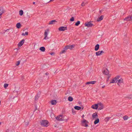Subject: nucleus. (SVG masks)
<instances>
[{
    "instance_id": "9",
    "label": "nucleus",
    "mask_w": 132,
    "mask_h": 132,
    "mask_svg": "<svg viewBox=\"0 0 132 132\" xmlns=\"http://www.w3.org/2000/svg\"><path fill=\"white\" fill-rule=\"evenodd\" d=\"M74 45H68L65 46V47L66 48H67L66 49L67 50L68 49H70L71 50L72 49V48H74Z\"/></svg>"
},
{
    "instance_id": "27",
    "label": "nucleus",
    "mask_w": 132,
    "mask_h": 132,
    "mask_svg": "<svg viewBox=\"0 0 132 132\" xmlns=\"http://www.w3.org/2000/svg\"><path fill=\"white\" fill-rule=\"evenodd\" d=\"M56 22V21L55 20H53L49 22V24H52Z\"/></svg>"
},
{
    "instance_id": "14",
    "label": "nucleus",
    "mask_w": 132,
    "mask_h": 132,
    "mask_svg": "<svg viewBox=\"0 0 132 132\" xmlns=\"http://www.w3.org/2000/svg\"><path fill=\"white\" fill-rule=\"evenodd\" d=\"M24 40L23 39L21 41L19 42L18 44V46H21L23 44L24 42Z\"/></svg>"
},
{
    "instance_id": "17",
    "label": "nucleus",
    "mask_w": 132,
    "mask_h": 132,
    "mask_svg": "<svg viewBox=\"0 0 132 132\" xmlns=\"http://www.w3.org/2000/svg\"><path fill=\"white\" fill-rule=\"evenodd\" d=\"M4 12V10L2 7H0V14L2 15Z\"/></svg>"
},
{
    "instance_id": "46",
    "label": "nucleus",
    "mask_w": 132,
    "mask_h": 132,
    "mask_svg": "<svg viewBox=\"0 0 132 132\" xmlns=\"http://www.w3.org/2000/svg\"><path fill=\"white\" fill-rule=\"evenodd\" d=\"M37 107L36 106H35V110L34 111H36V110H37Z\"/></svg>"
},
{
    "instance_id": "26",
    "label": "nucleus",
    "mask_w": 132,
    "mask_h": 132,
    "mask_svg": "<svg viewBox=\"0 0 132 132\" xmlns=\"http://www.w3.org/2000/svg\"><path fill=\"white\" fill-rule=\"evenodd\" d=\"M99 122V120L98 118H97L94 121V124L96 125Z\"/></svg>"
},
{
    "instance_id": "39",
    "label": "nucleus",
    "mask_w": 132,
    "mask_h": 132,
    "mask_svg": "<svg viewBox=\"0 0 132 132\" xmlns=\"http://www.w3.org/2000/svg\"><path fill=\"white\" fill-rule=\"evenodd\" d=\"M85 5V4L84 3V2H83L82 4H81V5L82 6H84Z\"/></svg>"
},
{
    "instance_id": "5",
    "label": "nucleus",
    "mask_w": 132,
    "mask_h": 132,
    "mask_svg": "<svg viewBox=\"0 0 132 132\" xmlns=\"http://www.w3.org/2000/svg\"><path fill=\"white\" fill-rule=\"evenodd\" d=\"M124 20L127 21H132V14L131 15H129L124 19Z\"/></svg>"
},
{
    "instance_id": "31",
    "label": "nucleus",
    "mask_w": 132,
    "mask_h": 132,
    "mask_svg": "<svg viewBox=\"0 0 132 132\" xmlns=\"http://www.w3.org/2000/svg\"><path fill=\"white\" fill-rule=\"evenodd\" d=\"M111 118V117H106L105 118V120L106 122H107L109 120V119Z\"/></svg>"
},
{
    "instance_id": "38",
    "label": "nucleus",
    "mask_w": 132,
    "mask_h": 132,
    "mask_svg": "<svg viewBox=\"0 0 132 132\" xmlns=\"http://www.w3.org/2000/svg\"><path fill=\"white\" fill-rule=\"evenodd\" d=\"M29 125V122H26L25 123V125L26 126H28Z\"/></svg>"
},
{
    "instance_id": "50",
    "label": "nucleus",
    "mask_w": 132,
    "mask_h": 132,
    "mask_svg": "<svg viewBox=\"0 0 132 132\" xmlns=\"http://www.w3.org/2000/svg\"><path fill=\"white\" fill-rule=\"evenodd\" d=\"M54 0H50V2H53V1Z\"/></svg>"
},
{
    "instance_id": "32",
    "label": "nucleus",
    "mask_w": 132,
    "mask_h": 132,
    "mask_svg": "<svg viewBox=\"0 0 132 132\" xmlns=\"http://www.w3.org/2000/svg\"><path fill=\"white\" fill-rule=\"evenodd\" d=\"M23 11L22 10H21L19 12V15L20 16L22 15L23 14Z\"/></svg>"
},
{
    "instance_id": "8",
    "label": "nucleus",
    "mask_w": 132,
    "mask_h": 132,
    "mask_svg": "<svg viewBox=\"0 0 132 132\" xmlns=\"http://www.w3.org/2000/svg\"><path fill=\"white\" fill-rule=\"evenodd\" d=\"M48 31L49 30L48 29H47L45 30L44 32V36L45 37L44 38V39L47 40V39H48V38L47 37Z\"/></svg>"
},
{
    "instance_id": "7",
    "label": "nucleus",
    "mask_w": 132,
    "mask_h": 132,
    "mask_svg": "<svg viewBox=\"0 0 132 132\" xmlns=\"http://www.w3.org/2000/svg\"><path fill=\"white\" fill-rule=\"evenodd\" d=\"M98 110H101L103 109L104 108V106L101 103H98Z\"/></svg>"
},
{
    "instance_id": "33",
    "label": "nucleus",
    "mask_w": 132,
    "mask_h": 132,
    "mask_svg": "<svg viewBox=\"0 0 132 132\" xmlns=\"http://www.w3.org/2000/svg\"><path fill=\"white\" fill-rule=\"evenodd\" d=\"M80 23V22L79 21H77L75 24V25L76 26H78Z\"/></svg>"
},
{
    "instance_id": "22",
    "label": "nucleus",
    "mask_w": 132,
    "mask_h": 132,
    "mask_svg": "<svg viewBox=\"0 0 132 132\" xmlns=\"http://www.w3.org/2000/svg\"><path fill=\"white\" fill-rule=\"evenodd\" d=\"M51 103L52 105H55L57 103V102L55 100H52L51 101Z\"/></svg>"
},
{
    "instance_id": "1",
    "label": "nucleus",
    "mask_w": 132,
    "mask_h": 132,
    "mask_svg": "<svg viewBox=\"0 0 132 132\" xmlns=\"http://www.w3.org/2000/svg\"><path fill=\"white\" fill-rule=\"evenodd\" d=\"M81 122L83 126L85 127L88 126V123H89L88 122L84 119H83V120L81 121Z\"/></svg>"
},
{
    "instance_id": "44",
    "label": "nucleus",
    "mask_w": 132,
    "mask_h": 132,
    "mask_svg": "<svg viewBox=\"0 0 132 132\" xmlns=\"http://www.w3.org/2000/svg\"><path fill=\"white\" fill-rule=\"evenodd\" d=\"M21 78L22 80H23L24 79V76H22L21 77Z\"/></svg>"
},
{
    "instance_id": "19",
    "label": "nucleus",
    "mask_w": 132,
    "mask_h": 132,
    "mask_svg": "<svg viewBox=\"0 0 132 132\" xmlns=\"http://www.w3.org/2000/svg\"><path fill=\"white\" fill-rule=\"evenodd\" d=\"M100 47V45L98 44L96 45L95 47V51H97L99 49Z\"/></svg>"
},
{
    "instance_id": "45",
    "label": "nucleus",
    "mask_w": 132,
    "mask_h": 132,
    "mask_svg": "<svg viewBox=\"0 0 132 132\" xmlns=\"http://www.w3.org/2000/svg\"><path fill=\"white\" fill-rule=\"evenodd\" d=\"M45 75H48L49 74V73L48 72H46L45 73Z\"/></svg>"
},
{
    "instance_id": "25",
    "label": "nucleus",
    "mask_w": 132,
    "mask_h": 132,
    "mask_svg": "<svg viewBox=\"0 0 132 132\" xmlns=\"http://www.w3.org/2000/svg\"><path fill=\"white\" fill-rule=\"evenodd\" d=\"M39 50L42 52H43L45 51V48L44 47H42L40 48Z\"/></svg>"
},
{
    "instance_id": "35",
    "label": "nucleus",
    "mask_w": 132,
    "mask_h": 132,
    "mask_svg": "<svg viewBox=\"0 0 132 132\" xmlns=\"http://www.w3.org/2000/svg\"><path fill=\"white\" fill-rule=\"evenodd\" d=\"M8 84H5L4 85V86L5 88H7L8 86Z\"/></svg>"
},
{
    "instance_id": "10",
    "label": "nucleus",
    "mask_w": 132,
    "mask_h": 132,
    "mask_svg": "<svg viewBox=\"0 0 132 132\" xmlns=\"http://www.w3.org/2000/svg\"><path fill=\"white\" fill-rule=\"evenodd\" d=\"M67 29V27H59V30L60 31H64Z\"/></svg>"
},
{
    "instance_id": "36",
    "label": "nucleus",
    "mask_w": 132,
    "mask_h": 132,
    "mask_svg": "<svg viewBox=\"0 0 132 132\" xmlns=\"http://www.w3.org/2000/svg\"><path fill=\"white\" fill-rule=\"evenodd\" d=\"M20 61H19L17 62H16V65L18 66L20 64Z\"/></svg>"
},
{
    "instance_id": "21",
    "label": "nucleus",
    "mask_w": 132,
    "mask_h": 132,
    "mask_svg": "<svg viewBox=\"0 0 132 132\" xmlns=\"http://www.w3.org/2000/svg\"><path fill=\"white\" fill-rule=\"evenodd\" d=\"M118 82H117L118 85L120 86L119 84V83H121L123 82V79L122 78H121L119 80H118Z\"/></svg>"
},
{
    "instance_id": "13",
    "label": "nucleus",
    "mask_w": 132,
    "mask_h": 132,
    "mask_svg": "<svg viewBox=\"0 0 132 132\" xmlns=\"http://www.w3.org/2000/svg\"><path fill=\"white\" fill-rule=\"evenodd\" d=\"M103 74L107 75L109 74V71L108 70L106 69L103 70Z\"/></svg>"
},
{
    "instance_id": "6",
    "label": "nucleus",
    "mask_w": 132,
    "mask_h": 132,
    "mask_svg": "<svg viewBox=\"0 0 132 132\" xmlns=\"http://www.w3.org/2000/svg\"><path fill=\"white\" fill-rule=\"evenodd\" d=\"M62 115H60L56 118V119L59 121H62L64 120L63 118L62 117Z\"/></svg>"
},
{
    "instance_id": "34",
    "label": "nucleus",
    "mask_w": 132,
    "mask_h": 132,
    "mask_svg": "<svg viewBox=\"0 0 132 132\" xmlns=\"http://www.w3.org/2000/svg\"><path fill=\"white\" fill-rule=\"evenodd\" d=\"M28 34V32H26L25 33H22V36H25V35H27Z\"/></svg>"
},
{
    "instance_id": "20",
    "label": "nucleus",
    "mask_w": 132,
    "mask_h": 132,
    "mask_svg": "<svg viewBox=\"0 0 132 132\" xmlns=\"http://www.w3.org/2000/svg\"><path fill=\"white\" fill-rule=\"evenodd\" d=\"M65 47L63 49V50L61 51L60 52V54H62L66 52L67 50Z\"/></svg>"
},
{
    "instance_id": "51",
    "label": "nucleus",
    "mask_w": 132,
    "mask_h": 132,
    "mask_svg": "<svg viewBox=\"0 0 132 132\" xmlns=\"http://www.w3.org/2000/svg\"><path fill=\"white\" fill-rule=\"evenodd\" d=\"M9 29H7L6 30V31H9Z\"/></svg>"
},
{
    "instance_id": "11",
    "label": "nucleus",
    "mask_w": 132,
    "mask_h": 132,
    "mask_svg": "<svg viewBox=\"0 0 132 132\" xmlns=\"http://www.w3.org/2000/svg\"><path fill=\"white\" fill-rule=\"evenodd\" d=\"M104 53V52L103 51H99L96 53V56H98L101 55L102 53Z\"/></svg>"
},
{
    "instance_id": "42",
    "label": "nucleus",
    "mask_w": 132,
    "mask_h": 132,
    "mask_svg": "<svg viewBox=\"0 0 132 132\" xmlns=\"http://www.w3.org/2000/svg\"><path fill=\"white\" fill-rule=\"evenodd\" d=\"M50 54L51 55H54V52H52L50 53Z\"/></svg>"
},
{
    "instance_id": "56",
    "label": "nucleus",
    "mask_w": 132,
    "mask_h": 132,
    "mask_svg": "<svg viewBox=\"0 0 132 132\" xmlns=\"http://www.w3.org/2000/svg\"><path fill=\"white\" fill-rule=\"evenodd\" d=\"M1 103V101H0V104Z\"/></svg>"
},
{
    "instance_id": "40",
    "label": "nucleus",
    "mask_w": 132,
    "mask_h": 132,
    "mask_svg": "<svg viewBox=\"0 0 132 132\" xmlns=\"http://www.w3.org/2000/svg\"><path fill=\"white\" fill-rule=\"evenodd\" d=\"M110 77V75H109L108 76V77H107V81H108V80H109Z\"/></svg>"
},
{
    "instance_id": "3",
    "label": "nucleus",
    "mask_w": 132,
    "mask_h": 132,
    "mask_svg": "<svg viewBox=\"0 0 132 132\" xmlns=\"http://www.w3.org/2000/svg\"><path fill=\"white\" fill-rule=\"evenodd\" d=\"M120 76H118L113 79L110 82V84L114 83L117 82L118 81V79L119 78Z\"/></svg>"
},
{
    "instance_id": "49",
    "label": "nucleus",
    "mask_w": 132,
    "mask_h": 132,
    "mask_svg": "<svg viewBox=\"0 0 132 132\" xmlns=\"http://www.w3.org/2000/svg\"><path fill=\"white\" fill-rule=\"evenodd\" d=\"M9 132V130H8V129H7L6 131V132Z\"/></svg>"
},
{
    "instance_id": "30",
    "label": "nucleus",
    "mask_w": 132,
    "mask_h": 132,
    "mask_svg": "<svg viewBox=\"0 0 132 132\" xmlns=\"http://www.w3.org/2000/svg\"><path fill=\"white\" fill-rule=\"evenodd\" d=\"M68 100L70 101H72L73 100V98L71 96H69L68 98Z\"/></svg>"
},
{
    "instance_id": "18",
    "label": "nucleus",
    "mask_w": 132,
    "mask_h": 132,
    "mask_svg": "<svg viewBox=\"0 0 132 132\" xmlns=\"http://www.w3.org/2000/svg\"><path fill=\"white\" fill-rule=\"evenodd\" d=\"M98 115L96 113H93L92 115V118L93 119H94L95 118H96L97 117H98Z\"/></svg>"
},
{
    "instance_id": "15",
    "label": "nucleus",
    "mask_w": 132,
    "mask_h": 132,
    "mask_svg": "<svg viewBox=\"0 0 132 132\" xmlns=\"http://www.w3.org/2000/svg\"><path fill=\"white\" fill-rule=\"evenodd\" d=\"M96 82V81H93L87 82L86 83L87 84H94Z\"/></svg>"
},
{
    "instance_id": "37",
    "label": "nucleus",
    "mask_w": 132,
    "mask_h": 132,
    "mask_svg": "<svg viewBox=\"0 0 132 132\" xmlns=\"http://www.w3.org/2000/svg\"><path fill=\"white\" fill-rule=\"evenodd\" d=\"M74 20V18L73 17H72L70 19V21H73Z\"/></svg>"
},
{
    "instance_id": "54",
    "label": "nucleus",
    "mask_w": 132,
    "mask_h": 132,
    "mask_svg": "<svg viewBox=\"0 0 132 132\" xmlns=\"http://www.w3.org/2000/svg\"><path fill=\"white\" fill-rule=\"evenodd\" d=\"M1 122H0V125H1Z\"/></svg>"
},
{
    "instance_id": "23",
    "label": "nucleus",
    "mask_w": 132,
    "mask_h": 132,
    "mask_svg": "<svg viewBox=\"0 0 132 132\" xmlns=\"http://www.w3.org/2000/svg\"><path fill=\"white\" fill-rule=\"evenodd\" d=\"M74 108L76 110H80L81 109V108L80 106H76L74 107Z\"/></svg>"
},
{
    "instance_id": "16",
    "label": "nucleus",
    "mask_w": 132,
    "mask_h": 132,
    "mask_svg": "<svg viewBox=\"0 0 132 132\" xmlns=\"http://www.w3.org/2000/svg\"><path fill=\"white\" fill-rule=\"evenodd\" d=\"M103 15H101L99 18H98L97 20V21H100L103 20Z\"/></svg>"
},
{
    "instance_id": "52",
    "label": "nucleus",
    "mask_w": 132,
    "mask_h": 132,
    "mask_svg": "<svg viewBox=\"0 0 132 132\" xmlns=\"http://www.w3.org/2000/svg\"><path fill=\"white\" fill-rule=\"evenodd\" d=\"M33 4H35V2H33Z\"/></svg>"
},
{
    "instance_id": "55",
    "label": "nucleus",
    "mask_w": 132,
    "mask_h": 132,
    "mask_svg": "<svg viewBox=\"0 0 132 132\" xmlns=\"http://www.w3.org/2000/svg\"><path fill=\"white\" fill-rule=\"evenodd\" d=\"M83 108H82V110H83Z\"/></svg>"
},
{
    "instance_id": "43",
    "label": "nucleus",
    "mask_w": 132,
    "mask_h": 132,
    "mask_svg": "<svg viewBox=\"0 0 132 132\" xmlns=\"http://www.w3.org/2000/svg\"><path fill=\"white\" fill-rule=\"evenodd\" d=\"M126 98H128L129 99H131L132 98V96L131 97H126Z\"/></svg>"
},
{
    "instance_id": "12",
    "label": "nucleus",
    "mask_w": 132,
    "mask_h": 132,
    "mask_svg": "<svg viewBox=\"0 0 132 132\" xmlns=\"http://www.w3.org/2000/svg\"><path fill=\"white\" fill-rule=\"evenodd\" d=\"M92 108L94 109H97L98 108V104H96L94 105H93L92 106Z\"/></svg>"
},
{
    "instance_id": "41",
    "label": "nucleus",
    "mask_w": 132,
    "mask_h": 132,
    "mask_svg": "<svg viewBox=\"0 0 132 132\" xmlns=\"http://www.w3.org/2000/svg\"><path fill=\"white\" fill-rule=\"evenodd\" d=\"M72 112L73 114L74 113H75V112L74 111V110L73 109H72Z\"/></svg>"
},
{
    "instance_id": "4",
    "label": "nucleus",
    "mask_w": 132,
    "mask_h": 132,
    "mask_svg": "<svg viewBox=\"0 0 132 132\" xmlns=\"http://www.w3.org/2000/svg\"><path fill=\"white\" fill-rule=\"evenodd\" d=\"M85 27H91L93 26V24L92 23L91 21H89L85 23Z\"/></svg>"
},
{
    "instance_id": "28",
    "label": "nucleus",
    "mask_w": 132,
    "mask_h": 132,
    "mask_svg": "<svg viewBox=\"0 0 132 132\" xmlns=\"http://www.w3.org/2000/svg\"><path fill=\"white\" fill-rule=\"evenodd\" d=\"M16 27L17 28L19 29L20 28L21 26V24L20 23H18L16 24Z\"/></svg>"
},
{
    "instance_id": "29",
    "label": "nucleus",
    "mask_w": 132,
    "mask_h": 132,
    "mask_svg": "<svg viewBox=\"0 0 132 132\" xmlns=\"http://www.w3.org/2000/svg\"><path fill=\"white\" fill-rule=\"evenodd\" d=\"M39 97V94H37L35 97V100H37Z\"/></svg>"
},
{
    "instance_id": "47",
    "label": "nucleus",
    "mask_w": 132,
    "mask_h": 132,
    "mask_svg": "<svg viewBox=\"0 0 132 132\" xmlns=\"http://www.w3.org/2000/svg\"><path fill=\"white\" fill-rule=\"evenodd\" d=\"M105 87V85H104L102 87V88H104Z\"/></svg>"
},
{
    "instance_id": "53",
    "label": "nucleus",
    "mask_w": 132,
    "mask_h": 132,
    "mask_svg": "<svg viewBox=\"0 0 132 132\" xmlns=\"http://www.w3.org/2000/svg\"><path fill=\"white\" fill-rule=\"evenodd\" d=\"M1 15H0V19L1 18Z\"/></svg>"
},
{
    "instance_id": "2",
    "label": "nucleus",
    "mask_w": 132,
    "mask_h": 132,
    "mask_svg": "<svg viewBox=\"0 0 132 132\" xmlns=\"http://www.w3.org/2000/svg\"><path fill=\"white\" fill-rule=\"evenodd\" d=\"M48 122L46 120H42L41 122V125L47 127L48 126Z\"/></svg>"
},
{
    "instance_id": "48",
    "label": "nucleus",
    "mask_w": 132,
    "mask_h": 132,
    "mask_svg": "<svg viewBox=\"0 0 132 132\" xmlns=\"http://www.w3.org/2000/svg\"><path fill=\"white\" fill-rule=\"evenodd\" d=\"M84 114H83L82 115V116L81 117L82 118H84Z\"/></svg>"
},
{
    "instance_id": "24",
    "label": "nucleus",
    "mask_w": 132,
    "mask_h": 132,
    "mask_svg": "<svg viewBox=\"0 0 132 132\" xmlns=\"http://www.w3.org/2000/svg\"><path fill=\"white\" fill-rule=\"evenodd\" d=\"M123 118L124 120H126L128 119L129 117L127 116H125L123 117Z\"/></svg>"
}]
</instances>
